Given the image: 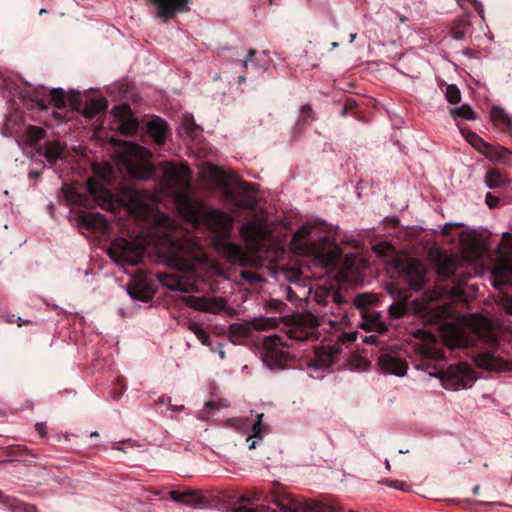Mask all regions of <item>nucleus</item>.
<instances>
[{"label":"nucleus","instance_id":"nucleus-4","mask_svg":"<svg viewBox=\"0 0 512 512\" xmlns=\"http://www.w3.org/2000/svg\"><path fill=\"white\" fill-rule=\"evenodd\" d=\"M318 225L306 224L300 227L290 242V249L298 255H317L323 257V264L332 267L336 264L340 249L337 246H329L326 249V238L318 235Z\"/></svg>","mask_w":512,"mask_h":512},{"label":"nucleus","instance_id":"nucleus-51","mask_svg":"<svg viewBox=\"0 0 512 512\" xmlns=\"http://www.w3.org/2000/svg\"><path fill=\"white\" fill-rule=\"evenodd\" d=\"M486 204L490 207V208H494L497 206L498 202H499V199L498 197L492 195L491 193H487L486 195Z\"/></svg>","mask_w":512,"mask_h":512},{"label":"nucleus","instance_id":"nucleus-15","mask_svg":"<svg viewBox=\"0 0 512 512\" xmlns=\"http://www.w3.org/2000/svg\"><path fill=\"white\" fill-rule=\"evenodd\" d=\"M257 420L253 423H250V421L247 418H233L229 420L230 424L234 426L235 428L246 431L251 429V434L247 436L246 442L248 443V448L255 449L263 440V432H264V425L262 423L263 421V414H257Z\"/></svg>","mask_w":512,"mask_h":512},{"label":"nucleus","instance_id":"nucleus-22","mask_svg":"<svg viewBox=\"0 0 512 512\" xmlns=\"http://www.w3.org/2000/svg\"><path fill=\"white\" fill-rule=\"evenodd\" d=\"M403 273L413 290L423 288L425 272L419 261L412 259L407 260L403 265Z\"/></svg>","mask_w":512,"mask_h":512},{"label":"nucleus","instance_id":"nucleus-52","mask_svg":"<svg viewBox=\"0 0 512 512\" xmlns=\"http://www.w3.org/2000/svg\"><path fill=\"white\" fill-rule=\"evenodd\" d=\"M185 129L190 137H193L197 133V128L194 127V122L192 119L188 120L185 124Z\"/></svg>","mask_w":512,"mask_h":512},{"label":"nucleus","instance_id":"nucleus-34","mask_svg":"<svg viewBox=\"0 0 512 512\" xmlns=\"http://www.w3.org/2000/svg\"><path fill=\"white\" fill-rule=\"evenodd\" d=\"M474 361L477 366L488 371L497 370L499 368L498 359L489 353L478 354L474 358Z\"/></svg>","mask_w":512,"mask_h":512},{"label":"nucleus","instance_id":"nucleus-26","mask_svg":"<svg viewBox=\"0 0 512 512\" xmlns=\"http://www.w3.org/2000/svg\"><path fill=\"white\" fill-rule=\"evenodd\" d=\"M78 221L82 226L100 231H105L109 227L107 220L101 213H86L80 215Z\"/></svg>","mask_w":512,"mask_h":512},{"label":"nucleus","instance_id":"nucleus-44","mask_svg":"<svg viewBox=\"0 0 512 512\" xmlns=\"http://www.w3.org/2000/svg\"><path fill=\"white\" fill-rule=\"evenodd\" d=\"M389 314L394 318H400L406 313V306L403 302H396L389 306Z\"/></svg>","mask_w":512,"mask_h":512},{"label":"nucleus","instance_id":"nucleus-25","mask_svg":"<svg viewBox=\"0 0 512 512\" xmlns=\"http://www.w3.org/2000/svg\"><path fill=\"white\" fill-rule=\"evenodd\" d=\"M314 298L317 303L324 306L328 305L329 303H333L338 312L341 309L340 304L342 303V297L338 294L337 291L333 289L317 287L314 293Z\"/></svg>","mask_w":512,"mask_h":512},{"label":"nucleus","instance_id":"nucleus-23","mask_svg":"<svg viewBox=\"0 0 512 512\" xmlns=\"http://www.w3.org/2000/svg\"><path fill=\"white\" fill-rule=\"evenodd\" d=\"M362 329L382 333L387 330L386 323L382 320V315L376 311L361 312V322L358 324Z\"/></svg>","mask_w":512,"mask_h":512},{"label":"nucleus","instance_id":"nucleus-28","mask_svg":"<svg viewBox=\"0 0 512 512\" xmlns=\"http://www.w3.org/2000/svg\"><path fill=\"white\" fill-rule=\"evenodd\" d=\"M65 146L58 141L47 142L41 149L40 153L50 164H54L57 160L64 156Z\"/></svg>","mask_w":512,"mask_h":512},{"label":"nucleus","instance_id":"nucleus-46","mask_svg":"<svg viewBox=\"0 0 512 512\" xmlns=\"http://www.w3.org/2000/svg\"><path fill=\"white\" fill-rule=\"evenodd\" d=\"M356 257L354 255H348L344 259V267L343 270L345 273V277H349L351 274L354 273L353 266L355 263Z\"/></svg>","mask_w":512,"mask_h":512},{"label":"nucleus","instance_id":"nucleus-43","mask_svg":"<svg viewBox=\"0 0 512 512\" xmlns=\"http://www.w3.org/2000/svg\"><path fill=\"white\" fill-rule=\"evenodd\" d=\"M373 297L368 294H360L357 295L354 299V305L356 308L360 309V313L366 311L365 308L367 305L371 304Z\"/></svg>","mask_w":512,"mask_h":512},{"label":"nucleus","instance_id":"nucleus-21","mask_svg":"<svg viewBox=\"0 0 512 512\" xmlns=\"http://www.w3.org/2000/svg\"><path fill=\"white\" fill-rule=\"evenodd\" d=\"M440 293L437 294V297ZM436 298V296H435ZM433 296H426L421 303L418 304V312L429 317V321H439L450 314V306L447 304L436 305L432 302Z\"/></svg>","mask_w":512,"mask_h":512},{"label":"nucleus","instance_id":"nucleus-48","mask_svg":"<svg viewBox=\"0 0 512 512\" xmlns=\"http://www.w3.org/2000/svg\"><path fill=\"white\" fill-rule=\"evenodd\" d=\"M358 332L357 331H350V332H344L339 336V341L341 343H351L357 340Z\"/></svg>","mask_w":512,"mask_h":512},{"label":"nucleus","instance_id":"nucleus-16","mask_svg":"<svg viewBox=\"0 0 512 512\" xmlns=\"http://www.w3.org/2000/svg\"><path fill=\"white\" fill-rule=\"evenodd\" d=\"M112 113L115 122H117V128L121 134L130 136L137 131L139 127V121L132 113L128 104L115 106L112 110Z\"/></svg>","mask_w":512,"mask_h":512},{"label":"nucleus","instance_id":"nucleus-9","mask_svg":"<svg viewBox=\"0 0 512 512\" xmlns=\"http://www.w3.org/2000/svg\"><path fill=\"white\" fill-rule=\"evenodd\" d=\"M328 323L334 329L339 321L337 319L326 318L323 315L320 319L312 314H299L293 316L292 323L288 327L286 334L289 339L296 341L316 340L319 338L318 326Z\"/></svg>","mask_w":512,"mask_h":512},{"label":"nucleus","instance_id":"nucleus-32","mask_svg":"<svg viewBox=\"0 0 512 512\" xmlns=\"http://www.w3.org/2000/svg\"><path fill=\"white\" fill-rule=\"evenodd\" d=\"M107 108V101L104 98L92 99L88 101L83 109V115L86 118H93Z\"/></svg>","mask_w":512,"mask_h":512},{"label":"nucleus","instance_id":"nucleus-49","mask_svg":"<svg viewBox=\"0 0 512 512\" xmlns=\"http://www.w3.org/2000/svg\"><path fill=\"white\" fill-rule=\"evenodd\" d=\"M240 275L243 279L247 280L250 283H254L261 280L260 276L252 271L243 270L240 272Z\"/></svg>","mask_w":512,"mask_h":512},{"label":"nucleus","instance_id":"nucleus-7","mask_svg":"<svg viewBox=\"0 0 512 512\" xmlns=\"http://www.w3.org/2000/svg\"><path fill=\"white\" fill-rule=\"evenodd\" d=\"M460 242L464 255L447 254L441 251L435 253L436 272L440 277H451L465 262H471L480 255L479 245L470 233L463 232L460 235Z\"/></svg>","mask_w":512,"mask_h":512},{"label":"nucleus","instance_id":"nucleus-3","mask_svg":"<svg viewBox=\"0 0 512 512\" xmlns=\"http://www.w3.org/2000/svg\"><path fill=\"white\" fill-rule=\"evenodd\" d=\"M440 333L449 348H468L474 346L477 339L488 344L496 343L499 327L482 315H471L457 323L442 324Z\"/></svg>","mask_w":512,"mask_h":512},{"label":"nucleus","instance_id":"nucleus-53","mask_svg":"<svg viewBox=\"0 0 512 512\" xmlns=\"http://www.w3.org/2000/svg\"><path fill=\"white\" fill-rule=\"evenodd\" d=\"M233 512H256L255 509L251 507H247L245 505H242L241 503L238 504L236 507L233 508Z\"/></svg>","mask_w":512,"mask_h":512},{"label":"nucleus","instance_id":"nucleus-45","mask_svg":"<svg viewBox=\"0 0 512 512\" xmlns=\"http://www.w3.org/2000/svg\"><path fill=\"white\" fill-rule=\"evenodd\" d=\"M467 141L476 149L482 150L483 148H488L487 143H485L477 134L468 133L466 136Z\"/></svg>","mask_w":512,"mask_h":512},{"label":"nucleus","instance_id":"nucleus-19","mask_svg":"<svg viewBox=\"0 0 512 512\" xmlns=\"http://www.w3.org/2000/svg\"><path fill=\"white\" fill-rule=\"evenodd\" d=\"M378 364L383 372L397 377H403L408 370L406 361L390 352H383L378 358Z\"/></svg>","mask_w":512,"mask_h":512},{"label":"nucleus","instance_id":"nucleus-31","mask_svg":"<svg viewBox=\"0 0 512 512\" xmlns=\"http://www.w3.org/2000/svg\"><path fill=\"white\" fill-rule=\"evenodd\" d=\"M253 331H266L270 329H275L278 327L280 323V318L278 317H257L250 320Z\"/></svg>","mask_w":512,"mask_h":512},{"label":"nucleus","instance_id":"nucleus-39","mask_svg":"<svg viewBox=\"0 0 512 512\" xmlns=\"http://www.w3.org/2000/svg\"><path fill=\"white\" fill-rule=\"evenodd\" d=\"M451 113L454 118H462V119H466V120L475 119V113H474L473 109L468 104H464L458 108L452 109Z\"/></svg>","mask_w":512,"mask_h":512},{"label":"nucleus","instance_id":"nucleus-5","mask_svg":"<svg viewBox=\"0 0 512 512\" xmlns=\"http://www.w3.org/2000/svg\"><path fill=\"white\" fill-rule=\"evenodd\" d=\"M253 500L271 502L281 512H334L329 506L302 500L279 483H274L265 494L263 491H255Z\"/></svg>","mask_w":512,"mask_h":512},{"label":"nucleus","instance_id":"nucleus-61","mask_svg":"<svg viewBox=\"0 0 512 512\" xmlns=\"http://www.w3.org/2000/svg\"><path fill=\"white\" fill-rule=\"evenodd\" d=\"M249 62H250V61H247V59H246V58L244 59V61L242 62V66H243V68H244V69H246V68L248 67V63H249Z\"/></svg>","mask_w":512,"mask_h":512},{"label":"nucleus","instance_id":"nucleus-41","mask_svg":"<svg viewBox=\"0 0 512 512\" xmlns=\"http://www.w3.org/2000/svg\"><path fill=\"white\" fill-rule=\"evenodd\" d=\"M445 94H446V99L451 104H457L461 100V93H460V90L458 89V87L456 85H453V84L448 85L446 87V93Z\"/></svg>","mask_w":512,"mask_h":512},{"label":"nucleus","instance_id":"nucleus-40","mask_svg":"<svg viewBox=\"0 0 512 512\" xmlns=\"http://www.w3.org/2000/svg\"><path fill=\"white\" fill-rule=\"evenodd\" d=\"M26 137L30 144H35L44 137V130L36 126H29Z\"/></svg>","mask_w":512,"mask_h":512},{"label":"nucleus","instance_id":"nucleus-18","mask_svg":"<svg viewBox=\"0 0 512 512\" xmlns=\"http://www.w3.org/2000/svg\"><path fill=\"white\" fill-rule=\"evenodd\" d=\"M156 11L157 17L167 20L174 17L177 13L188 10L189 0H148Z\"/></svg>","mask_w":512,"mask_h":512},{"label":"nucleus","instance_id":"nucleus-62","mask_svg":"<svg viewBox=\"0 0 512 512\" xmlns=\"http://www.w3.org/2000/svg\"><path fill=\"white\" fill-rule=\"evenodd\" d=\"M385 467L387 470H390L391 469V465H390V462L388 459L385 460Z\"/></svg>","mask_w":512,"mask_h":512},{"label":"nucleus","instance_id":"nucleus-27","mask_svg":"<svg viewBox=\"0 0 512 512\" xmlns=\"http://www.w3.org/2000/svg\"><path fill=\"white\" fill-rule=\"evenodd\" d=\"M167 125L160 119L151 120L147 124V134L158 145H162L166 140Z\"/></svg>","mask_w":512,"mask_h":512},{"label":"nucleus","instance_id":"nucleus-29","mask_svg":"<svg viewBox=\"0 0 512 512\" xmlns=\"http://www.w3.org/2000/svg\"><path fill=\"white\" fill-rule=\"evenodd\" d=\"M253 333L251 321L233 323L229 326V335L233 341L249 338Z\"/></svg>","mask_w":512,"mask_h":512},{"label":"nucleus","instance_id":"nucleus-50","mask_svg":"<svg viewBox=\"0 0 512 512\" xmlns=\"http://www.w3.org/2000/svg\"><path fill=\"white\" fill-rule=\"evenodd\" d=\"M502 308L509 314H512V298L505 296L501 302Z\"/></svg>","mask_w":512,"mask_h":512},{"label":"nucleus","instance_id":"nucleus-47","mask_svg":"<svg viewBox=\"0 0 512 512\" xmlns=\"http://www.w3.org/2000/svg\"><path fill=\"white\" fill-rule=\"evenodd\" d=\"M373 251L379 256H386L392 252V246L387 243H379L373 247Z\"/></svg>","mask_w":512,"mask_h":512},{"label":"nucleus","instance_id":"nucleus-42","mask_svg":"<svg viewBox=\"0 0 512 512\" xmlns=\"http://www.w3.org/2000/svg\"><path fill=\"white\" fill-rule=\"evenodd\" d=\"M51 102L57 108L65 106V93L62 88H55L51 91Z\"/></svg>","mask_w":512,"mask_h":512},{"label":"nucleus","instance_id":"nucleus-12","mask_svg":"<svg viewBox=\"0 0 512 512\" xmlns=\"http://www.w3.org/2000/svg\"><path fill=\"white\" fill-rule=\"evenodd\" d=\"M261 359L270 369L283 368L288 361V353L282 347L278 335H270L263 340Z\"/></svg>","mask_w":512,"mask_h":512},{"label":"nucleus","instance_id":"nucleus-58","mask_svg":"<svg viewBox=\"0 0 512 512\" xmlns=\"http://www.w3.org/2000/svg\"><path fill=\"white\" fill-rule=\"evenodd\" d=\"M255 54H256V50H254V49H250V50L248 51L247 56H246L247 61H250V62H251V61L253 60V57L255 56Z\"/></svg>","mask_w":512,"mask_h":512},{"label":"nucleus","instance_id":"nucleus-8","mask_svg":"<svg viewBox=\"0 0 512 512\" xmlns=\"http://www.w3.org/2000/svg\"><path fill=\"white\" fill-rule=\"evenodd\" d=\"M160 167L168 192L176 199L177 208L181 212L184 203L194 200L190 197L189 168L185 163L175 164L168 161L161 163Z\"/></svg>","mask_w":512,"mask_h":512},{"label":"nucleus","instance_id":"nucleus-63","mask_svg":"<svg viewBox=\"0 0 512 512\" xmlns=\"http://www.w3.org/2000/svg\"><path fill=\"white\" fill-rule=\"evenodd\" d=\"M473 494H474V495H478V494H479V486H475V487L473 488Z\"/></svg>","mask_w":512,"mask_h":512},{"label":"nucleus","instance_id":"nucleus-55","mask_svg":"<svg viewBox=\"0 0 512 512\" xmlns=\"http://www.w3.org/2000/svg\"><path fill=\"white\" fill-rule=\"evenodd\" d=\"M269 306L277 311H282V307L284 306V304L278 300H272Z\"/></svg>","mask_w":512,"mask_h":512},{"label":"nucleus","instance_id":"nucleus-59","mask_svg":"<svg viewBox=\"0 0 512 512\" xmlns=\"http://www.w3.org/2000/svg\"><path fill=\"white\" fill-rule=\"evenodd\" d=\"M446 226L462 227V226H464V223H462V222H449V223H446Z\"/></svg>","mask_w":512,"mask_h":512},{"label":"nucleus","instance_id":"nucleus-37","mask_svg":"<svg viewBox=\"0 0 512 512\" xmlns=\"http://www.w3.org/2000/svg\"><path fill=\"white\" fill-rule=\"evenodd\" d=\"M503 181V176L497 169H491L485 175V184L489 189L499 187Z\"/></svg>","mask_w":512,"mask_h":512},{"label":"nucleus","instance_id":"nucleus-35","mask_svg":"<svg viewBox=\"0 0 512 512\" xmlns=\"http://www.w3.org/2000/svg\"><path fill=\"white\" fill-rule=\"evenodd\" d=\"M202 174L205 178L219 184L225 179V172L221 168L213 165L205 166Z\"/></svg>","mask_w":512,"mask_h":512},{"label":"nucleus","instance_id":"nucleus-6","mask_svg":"<svg viewBox=\"0 0 512 512\" xmlns=\"http://www.w3.org/2000/svg\"><path fill=\"white\" fill-rule=\"evenodd\" d=\"M117 157L123 168L135 179L147 180L154 174L151 153L136 143H122L117 151Z\"/></svg>","mask_w":512,"mask_h":512},{"label":"nucleus","instance_id":"nucleus-33","mask_svg":"<svg viewBox=\"0 0 512 512\" xmlns=\"http://www.w3.org/2000/svg\"><path fill=\"white\" fill-rule=\"evenodd\" d=\"M490 118L495 125L501 128H509L512 124V118L500 107L491 109Z\"/></svg>","mask_w":512,"mask_h":512},{"label":"nucleus","instance_id":"nucleus-17","mask_svg":"<svg viewBox=\"0 0 512 512\" xmlns=\"http://www.w3.org/2000/svg\"><path fill=\"white\" fill-rule=\"evenodd\" d=\"M241 234L251 248L260 251L261 242L268 236L269 229L263 221H253L242 226Z\"/></svg>","mask_w":512,"mask_h":512},{"label":"nucleus","instance_id":"nucleus-20","mask_svg":"<svg viewBox=\"0 0 512 512\" xmlns=\"http://www.w3.org/2000/svg\"><path fill=\"white\" fill-rule=\"evenodd\" d=\"M342 349L338 343L314 346L315 360L313 366L327 368L336 361Z\"/></svg>","mask_w":512,"mask_h":512},{"label":"nucleus","instance_id":"nucleus-64","mask_svg":"<svg viewBox=\"0 0 512 512\" xmlns=\"http://www.w3.org/2000/svg\"><path fill=\"white\" fill-rule=\"evenodd\" d=\"M356 36L357 35L355 33L350 34V42H353L356 39Z\"/></svg>","mask_w":512,"mask_h":512},{"label":"nucleus","instance_id":"nucleus-38","mask_svg":"<svg viewBox=\"0 0 512 512\" xmlns=\"http://www.w3.org/2000/svg\"><path fill=\"white\" fill-rule=\"evenodd\" d=\"M147 290V283L143 278L133 279L132 284L128 288V293L132 298L142 299L143 297L136 293V291L145 292Z\"/></svg>","mask_w":512,"mask_h":512},{"label":"nucleus","instance_id":"nucleus-57","mask_svg":"<svg viewBox=\"0 0 512 512\" xmlns=\"http://www.w3.org/2000/svg\"><path fill=\"white\" fill-rule=\"evenodd\" d=\"M285 292H286V296H287V299L289 301H294L296 299V296L294 295V292L292 291V289L290 287H285Z\"/></svg>","mask_w":512,"mask_h":512},{"label":"nucleus","instance_id":"nucleus-54","mask_svg":"<svg viewBox=\"0 0 512 512\" xmlns=\"http://www.w3.org/2000/svg\"><path fill=\"white\" fill-rule=\"evenodd\" d=\"M35 429L41 437L46 435V425L44 423H37Z\"/></svg>","mask_w":512,"mask_h":512},{"label":"nucleus","instance_id":"nucleus-14","mask_svg":"<svg viewBox=\"0 0 512 512\" xmlns=\"http://www.w3.org/2000/svg\"><path fill=\"white\" fill-rule=\"evenodd\" d=\"M412 336L421 341L417 346V351L424 359L440 360L443 358L444 353L431 332L426 329H415L412 331Z\"/></svg>","mask_w":512,"mask_h":512},{"label":"nucleus","instance_id":"nucleus-36","mask_svg":"<svg viewBox=\"0 0 512 512\" xmlns=\"http://www.w3.org/2000/svg\"><path fill=\"white\" fill-rule=\"evenodd\" d=\"M189 330L193 332L196 338L205 346L211 345L210 336L206 332V330L202 327L201 324L196 322L189 323Z\"/></svg>","mask_w":512,"mask_h":512},{"label":"nucleus","instance_id":"nucleus-60","mask_svg":"<svg viewBox=\"0 0 512 512\" xmlns=\"http://www.w3.org/2000/svg\"><path fill=\"white\" fill-rule=\"evenodd\" d=\"M450 227H451V226H446V224H445V225L443 226V228H442V234H443V235H448V234H449V228H450Z\"/></svg>","mask_w":512,"mask_h":512},{"label":"nucleus","instance_id":"nucleus-1","mask_svg":"<svg viewBox=\"0 0 512 512\" xmlns=\"http://www.w3.org/2000/svg\"><path fill=\"white\" fill-rule=\"evenodd\" d=\"M87 190L105 210L113 211L118 202L122 204L139 226L135 236L129 239L119 237L111 243L108 254L115 263L121 266L137 265L147 246L153 245L166 264L175 270L173 273L160 274V282L171 290L188 292L192 288V283L180 273H189L205 262L203 248L195 237L156 209L153 196L144 191L124 188L116 201L106 188L92 180L87 182Z\"/></svg>","mask_w":512,"mask_h":512},{"label":"nucleus","instance_id":"nucleus-30","mask_svg":"<svg viewBox=\"0 0 512 512\" xmlns=\"http://www.w3.org/2000/svg\"><path fill=\"white\" fill-rule=\"evenodd\" d=\"M170 499L174 502L185 504H197L201 502L202 496L196 491H171L169 493Z\"/></svg>","mask_w":512,"mask_h":512},{"label":"nucleus","instance_id":"nucleus-10","mask_svg":"<svg viewBox=\"0 0 512 512\" xmlns=\"http://www.w3.org/2000/svg\"><path fill=\"white\" fill-rule=\"evenodd\" d=\"M429 375L438 377L442 386L452 391L470 388L476 380L473 370L466 363L450 365L445 371L429 372Z\"/></svg>","mask_w":512,"mask_h":512},{"label":"nucleus","instance_id":"nucleus-56","mask_svg":"<svg viewBox=\"0 0 512 512\" xmlns=\"http://www.w3.org/2000/svg\"><path fill=\"white\" fill-rule=\"evenodd\" d=\"M363 341L368 344L377 345V337L375 335H368L363 338Z\"/></svg>","mask_w":512,"mask_h":512},{"label":"nucleus","instance_id":"nucleus-24","mask_svg":"<svg viewBox=\"0 0 512 512\" xmlns=\"http://www.w3.org/2000/svg\"><path fill=\"white\" fill-rule=\"evenodd\" d=\"M232 202L241 208H251L256 205V198L253 196L246 184L241 185L228 192Z\"/></svg>","mask_w":512,"mask_h":512},{"label":"nucleus","instance_id":"nucleus-11","mask_svg":"<svg viewBox=\"0 0 512 512\" xmlns=\"http://www.w3.org/2000/svg\"><path fill=\"white\" fill-rule=\"evenodd\" d=\"M503 239L499 245V252L507 259L499 263L491 272L490 281L496 289H501L504 285L512 284V234L510 232L502 233Z\"/></svg>","mask_w":512,"mask_h":512},{"label":"nucleus","instance_id":"nucleus-13","mask_svg":"<svg viewBox=\"0 0 512 512\" xmlns=\"http://www.w3.org/2000/svg\"><path fill=\"white\" fill-rule=\"evenodd\" d=\"M185 302L189 307L205 313L218 314L220 312H226L229 315L234 313V309L228 306L226 299L220 296H188Z\"/></svg>","mask_w":512,"mask_h":512},{"label":"nucleus","instance_id":"nucleus-2","mask_svg":"<svg viewBox=\"0 0 512 512\" xmlns=\"http://www.w3.org/2000/svg\"><path fill=\"white\" fill-rule=\"evenodd\" d=\"M180 214L192 224H203L208 230L219 232L215 236L213 245L215 249L232 264L241 267L248 266L253 262L252 255L246 252L241 246L229 241L226 234L232 227L233 218L226 212L214 209L206 203L193 200L183 204Z\"/></svg>","mask_w":512,"mask_h":512}]
</instances>
